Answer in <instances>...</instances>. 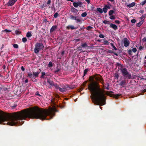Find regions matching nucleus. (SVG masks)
Listing matches in <instances>:
<instances>
[{
    "label": "nucleus",
    "instance_id": "obj_39",
    "mask_svg": "<svg viewBox=\"0 0 146 146\" xmlns=\"http://www.w3.org/2000/svg\"><path fill=\"white\" fill-rule=\"evenodd\" d=\"M110 16V18L111 19H115V17L114 16L112 15Z\"/></svg>",
    "mask_w": 146,
    "mask_h": 146
},
{
    "label": "nucleus",
    "instance_id": "obj_2",
    "mask_svg": "<svg viewBox=\"0 0 146 146\" xmlns=\"http://www.w3.org/2000/svg\"><path fill=\"white\" fill-rule=\"evenodd\" d=\"M94 75L90 76L89 80L91 83L88 85V89L93 94L91 96V98L94 100V103L96 105L103 106L105 104L106 97L104 91L99 86V83L94 80Z\"/></svg>",
    "mask_w": 146,
    "mask_h": 146
},
{
    "label": "nucleus",
    "instance_id": "obj_8",
    "mask_svg": "<svg viewBox=\"0 0 146 146\" xmlns=\"http://www.w3.org/2000/svg\"><path fill=\"white\" fill-rule=\"evenodd\" d=\"M108 95L111 97H113L116 99H117L121 95L120 94H118L116 95L113 94L114 92L111 91L108 92Z\"/></svg>",
    "mask_w": 146,
    "mask_h": 146
},
{
    "label": "nucleus",
    "instance_id": "obj_20",
    "mask_svg": "<svg viewBox=\"0 0 146 146\" xmlns=\"http://www.w3.org/2000/svg\"><path fill=\"white\" fill-rule=\"evenodd\" d=\"M116 65L117 66H119V67L118 68V69L120 70V69L121 68L123 67L124 66H123L122 64H121L119 63H117L116 64Z\"/></svg>",
    "mask_w": 146,
    "mask_h": 146
},
{
    "label": "nucleus",
    "instance_id": "obj_25",
    "mask_svg": "<svg viewBox=\"0 0 146 146\" xmlns=\"http://www.w3.org/2000/svg\"><path fill=\"white\" fill-rule=\"evenodd\" d=\"M89 70L88 69H86L84 71V75L83 77L87 73Z\"/></svg>",
    "mask_w": 146,
    "mask_h": 146
},
{
    "label": "nucleus",
    "instance_id": "obj_62",
    "mask_svg": "<svg viewBox=\"0 0 146 146\" xmlns=\"http://www.w3.org/2000/svg\"><path fill=\"white\" fill-rule=\"evenodd\" d=\"M64 51H62L61 53V55H64Z\"/></svg>",
    "mask_w": 146,
    "mask_h": 146
},
{
    "label": "nucleus",
    "instance_id": "obj_48",
    "mask_svg": "<svg viewBox=\"0 0 146 146\" xmlns=\"http://www.w3.org/2000/svg\"><path fill=\"white\" fill-rule=\"evenodd\" d=\"M35 94L36 95L38 96H41V95H40V94H39V93L38 92V91H37L36 92Z\"/></svg>",
    "mask_w": 146,
    "mask_h": 146
},
{
    "label": "nucleus",
    "instance_id": "obj_55",
    "mask_svg": "<svg viewBox=\"0 0 146 146\" xmlns=\"http://www.w3.org/2000/svg\"><path fill=\"white\" fill-rule=\"evenodd\" d=\"M51 3V0H48L47 3V4L49 5Z\"/></svg>",
    "mask_w": 146,
    "mask_h": 146
},
{
    "label": "nucleus",
    "instance_id": "obj_44",
    "mask_svg": "<svg viewBox=\"0 0 146 146\" xmlns=\"http://www.w3.org/2000/svg\"><path fill=\"white\" fill-rule=\"evenodd\" d=\"M131 22L132 23H135L136 22V20L135 19H133L131 20Z\"/></svg>",
    "mask_w": 146,
    "mask_h": 146
},
{
    "label": "nucleus",
    "instance_id": "obj_35",
    "mask_svg": "<svg viewBox=\"0 0 146 146\" xmlns=\"http://www.w3.org/2000/svg\"><path fill=\"white\" fill-rule=\"evenodd\" d=\"M103 23L105 24H110L109 22L106 20L103 21Z\"/></svg>",
    "mask_w": 146,
    "mask_h": 146
},
{
    "label": "nucleus",
    "instance_id": "obj_19",
    "mask_svg": "<svg viewBox=\"0 0 146 146\" xmlns=\"http://www.w3.org/2000/svg\"><path fill=\"white\" fill-rule=\"evenodd\" d=\"M47 82L51 86H53L54 85V82L50 80H47Z\"/></svg>",
    "mask_w": 146,
    "mask_h": 146
},
{
    "label": "nucleus",
    "instance_id": "obj_23",
    "mask_svg": "<svg viewBox=\"0 0 146 146\" xmlns=\"http://www.w3.org/2000/svg\"><path fill=\"white\" fill-rule=\"evenodd\" d=\"M28 76L30 78H34V76H33V75L31 73H28Z\"/></svg>",
    "mask_w": 146,
    "mask_h": 146
},
{
    "label": "nucleus",
    "instance_id": "obj_36",
    "mask_svg": "<svg viewBox=\"0 0 146 146\" xmlns=\"http://www.w3.org/2000/svg\"><path fill=\"white\" fill-rule=\"evenodd\" d=\"M27 41V38L26 37H24L22 38V41L24 43H25Z\"/></svg>",
    "mask_w": 146,
    "mask_h": 146
},
{
    "label": "nucleus",
    "instance_id": "obj_21",
    "mask_svg": "<svg viewBox=\"0 0 146 146\" xmlns=\"http://www.w3.org/2000/svg\"><path fill=\"white\" fill-rule=\"evenodd\" d=\"M39 74V73L38 72H33V76H34V78L38 77Z\"/></svg>",
    "mask_w": 146,
    "mask_h": 146
},
{
    "label": "nucleus",
    "instance_id": "obj_9",
    "mask_svg": "<svg viewBox=\"0 0 146 146\" xmlns=\"http://www.w3.org/2000/svg\"><path fill=\"white\" fill-rule=\"evenodd\" d=\"M73 4L74 7L77 8L78 6H79L80 7H81L82 4V3L81 1H78L77 2H74Z\"/></svg>",
    "mask_w": 146,
    "mask_h": 146
},
{
    "label": "nucleus",
    "instance_id": "obj_28",
    "mask_svg": "<svg viewBox=\"0 0 146 146\" xmlns=\"http://www.w3.org/2000/svg\"><path fill=\"white\" fill-rule=\"evenodd\" d=\"M110 44L115 50H117V49L114 46L113 43H111Z\"/></svg>",
    "mask_w": 146,
    "mask_h": 146
},
{
    "label": "nucleus",
    "instance_id": "obj_16",
    "mask_svg": "<svg viewBox=\"0 0 146 146\" xmlns=\"http://www.w3.org/2000/svg\"><path fill=\"white\" fill-rule=\"evenodd\" d=\"M119 85L121 86H123L126 85V82L125 80H123L121 81L119 83Z\"/></svg>",
    "mask_w": 146,
    "mask_h": 146
},
{
    "label": "nucleus",
    "instance_id": "obj_54",
    "mask_svg": "<svg viewBox=\"0 0 146 146\" xmlns=\"http://www.w3.org/2000/svg\"><path fill=\"white\" fill-rule=\"evenodd\" d=\"M141 24H140V23H139V22L138 23H137L136 24V26L138 27H139L141 25Z\"/></svg>",
    "mask_w": 146,
    "mask_h": 146
},
{
    "label": "nucleus",
    "instance_id": "obj_56",
    "mask_svg": "<svg viewBox=\"0 0 146 146\" xmlns=\"http://www.w3.org/2000/svg\"><path fill=\"white\" fill-rule=\"evenodd\" d=\"M146 92V88L141 91V93H143Z\"/></svg>",
    "mask_w": 146,
    "mask_h": 146
},
{
    "label": "nucleus",
    "instance_id": "obj_6",
    "mask_svg": "<svg viewBox=\"0 0 146 146\" xmlns=\"http://www.w3.org/2000/svg\"><path fill=\"white\" fill-rule=\"evenodd\" d=\"M73 87H70L68 85L64 86L62 88L60 87L59 90L61 92L63 93L66 92L67 90H69V89H73Z\"/></svg>",
    "mask_w": 146,
    "mask_h": 146
},
{
    "label": "nucleus",
    "instance_id": "obj_43",
    "mask_svg": "<svg viewBox=\"0 0 146 146\" xmlns=\"http://www.w3.org/2000/svg\"><path fill=\"white\" fill-rule=\"evenodd\" d=\"M132 51L134 52H136L137 51V50L136 48H133L132 49Z\"/></svg>",
    "mask_w": 146,
    "mask_h": 146
},
{
    "label": "nucleus",
    "instance_id": "obj_30",
    "mask_svg": "<svg viewBox=\"0 0 146 146\" xmlns=\"http://www.w3.org/2000/svg\"><path fill=\"white\" fill-rule=\"evenodd\" d=\"M53 86L55 87L56 89L59 90V88H60V87L57 84H54Z\"/></svg>",
    "mask_w": 146,
    "mask_h": 146
},
{
    "label": "nucleus",
    "instance_id": "obj_51",
    "mask_svg": "<svg viewBox=\"0 0 146 146\" xmlns=\"http://www.w3.org/2000/svg\"><path fill=\"white\" fill-rule=\"evenodd\" d=\"M92 28H93V27L90 26H88L87 28V29L88 30H90V29H92Z\"/></svg>",
    "mask_w": 146,
    "mask_h": 146
},
{
    "label": "nucleus",
    "instance_id": "obj_27",
    "mask_svg": "<svg viewBox=\"0 0 146 146\" xmlns=\"http://www.w3.org/2000/svg\"><path fill=\"white\" fill-rule=\"evenodd\" d=\"M96 10L100 13H103L102 9L100 8H97Z\"/></svg>",
    "mask_w": 146,
    "mask_h": 146
},
{
    "label": "nucleus",
    "instance_id": "obj_4",
    "mask_svg": "<svg viewBox=\"0 0 146 146\" xmlns=\"http://www.w3.org/2000/svg\"><path fill=\"white\" fill-rule=\"evenodd\" d=\"M44 48V46L42 43L38 42L36 43L34 49L35 53L36 54L38 53L40 50L43 49Z\"/></svg>",
    "mask_w": 146,
    "mask_h": 146
},
{
    "label": "nucleus",
    "instance_id": "obj_50",
    "mask_svg": "<svg viewBox=\"0 0 146 146\" xmlns=\"http://www.w3.org/2000/svg\"><path fill=\"white\" fill-rule=\"evenodd\" d=\"M114 77H115L117 78H118L119 77V75L117 73L115 74V75H114Z\"/></svg>",
    "mask_w": 146,
    "mask_h": 146
},
{
    "label": "nucleus",
    "instance_id": "obj_58",
    "mask_svg": "<svg viewBox=\"0 0 146 146\" xmlns=\"http://www.w3.org/2000/svg\"><path fill=\"white\" fill-rule=\"evenodd\" d=\"M143 48V47L142 46H140L139 48V49L140 50H141Z\"/></svg>",
    "mask_w": 146,
    "mask_h": 146
},
{
    "label": "nucleus",
    "instance_id": "obj_26",
    "mask_svg": "<svg viewBox=\"0 0 146 146\" xmlns=\"http://www.w3.org/2000/svg\"><path fill=\"white\" fill-rule=\"evenodd\" d=\"M26 36L27 37H30L32 36V35L31 34V33L28 32Z\"/></svg>",
    "mask_w": 146,
    "mask_h": 146
},
{
    "label": "nucleus",
    "instance_id": "obj_47",
    "mask_svg": "<svg viewBox=\"0 0 146 146\" xmlns=\"http://www.w3.org/2000/svg\"><path fill=\"white\" fill-rule=\"evenodd\" d=\"M145 15H143L142 16H141L140 17V19H144L145 17Z\"/></svg>",
    "mask_w": 146,
    "mask_h": 146
},
{
    "label": "nucleus",
    "instance_id": "obj_13",
    "mask_svg": "<svg viewBox=\"0 0 146 146\" xmlns=\"http://www.w3.org/2000/svg\"><path fill=\"white\" fill-rule=\"evenodd\" d=\"M88 46L87 43L86 42H85L84 43L82 44L81 43L80 46L78 47V49H79L81 48H86Z\"/></svg>",
    "mask_w": 146,
    "mask_h": 146
},
{
    "label": "nucleus",
    "instance_id": "obj_7",
    "mask_svg": "<svg viewBox=\"0 0 146 146\" xmlns=\"http://www.w3.org/2000/svg\"><path fill=\"white\" fill-rule=\"evenodd\" d=\"M70 19L72 20H74L77 23H79L81 24L82 23L81 20L78 18V17L76 15L74 16L72 15H70Z\"/></svg>",
    "mask_w": 146,
    "mask_h": 146
},
{
    "label": "nucleus",
    "instance_id": "obj_61",
    "mask_svg": "<svg viewBox=\"0 0 146 146\" xmlns=\"http://www.w3.org/2000/svg\"><path fill=\"white\" fill-rule=\"evenodd\" d=\"M80 38H78V39H76L75 40L76 42H78V41H79L80 40Z\"/></svg>",
    "mask_w": 146,
    "mask_h": 146
},
{
    "label": "nucleus",
    "instance_id": "obj_11",
    "mask_svg": "<svg viewBox=\"0 0 146 146\" xmlns=\"http://www.w3.org/2000/svg\"><path fill=\"white\" fill-rule=\"evenodd\" d=\"M17 1V0H9L8 3V6L13 5Z\"/></svg>",
    "mask_w": 146,
    "mask_h": 146
},
{
    "label": "nucleus",
    "instance_id": "obj_60",
    "mask_svg": "<svg viewBox=\"0 0 146 146\" xmlns=\"http://www.w3.org/2000/svg\"><path fill=\"white\" fill-rule=\"evenodd\" d=\"M91 9H92V10H93L94 9V6L93 5H92L91 6Z\"/></svg>",
    "mask_w": 146,
    "mask_h": 146
},
{
    "label": "nucleus",
    "instance_id": "obj_59",
    "mask_svg": "<svg viewBox=\"0 0 146 146\" xmlns=\"http://www.w3.org/2000/svg\"><path fill=\"white\" fill-rule=\"evenodd\" d=\"M139 12L142 14L144 12V11L143 10H141L139 11Z\"/></svg>",
    "mask_w": 146,
    "mask_h": 146
},
{
    "label": "nucleus",
    "instance_id": "obj_57",
    "mask_svg": "<svg viewBox=\"0 0 146 146\" xmlns=\"http://www.w3.org/2000/svg\"><path fill=\"white\" fill-rule=\"evenodd\" d=\"M21 69L23 71H24L25 70V69L23 66H21Z\"/></svg>",
    "mask_w": 146,
    "mask_h": 146
},
{
    "label": "nucleus",
    "instance_id": "obj_14",
    "mask_svg": "<svg viewBox=\"0 0 146 146\" xmlns=\"http://www.w3.org/2000/svg\"><path fill=\"white\" fill-rule=\"evenodd\" d=\"M110 27L114 30H116L118 29L117 27V25L112 23L110 24Z\"/></svg>",
    "mask_w": 146,
    "mask_h": 146
},
{
    "label": "nucleus",
    "instance_id": "obj_49",
    "mask_svg": "<svg viewBox=\"0 0 146 146\" xmlns=\"http://www.w3.org/2000/svg\"><path fill=\"white\" fill-rule=\"evenodd\" d=\"M142 41L143 42H146V37H144L143 38Z\"/></svg>",
    "mask_w": 146,
    "mask_h": 146
},
{
    "label": "nucleus",
    "instance_id": "obj_34",
    "mask_svg": "<svg viewBox=\"0 0 146 146\" xmlns=\"http://www.w3.org/2000/svg\"><path fill=\"white\" fill-rule=\"evenodd\" d=\"M146 3V0H145L144 1L140 3V5H144Z\"/></svg>",
    "mask_w": 146,
    "mask_h": 146
},
{
    "label": "nucleus",
    "instance_id": "obj_33",
    "mask_svg": "<svg viewBox=\"0 0 146 146\" xmlns=\"http://www.w3.org/2000/svg\"><path fill=\"white\" fill-rule=\"evenodd\" d=\"M48 65L49 67L50 68V67H52L53 66L52 62L51 61H50L49 62V64H48Z\"/></svg>",
    "mask_w": 146,
    "mask_h": 146
},
{
    "label": "nucleus",
    "instance_id": "obj_29",
    "mask_svg": "<svg viewBox=\"0 0 146 146\" xmlns=\"http://www.w3.org/2000/svg\"><path fill=\"white\" fill-rule=\"evenodd\" d=\"M60 70V69L58 68H56V69H55L54 71V73L55 74H57L58 72Z\"/></svg>",
    "mask_w": 146,
    "mask_h": 146
},
{
    "label": "nucleus",
    "instance_id": "obj_10",
    "mask_svg": "<svg viewBox=\"0 0 146 146\" xmlns=\"http://www.w3.org/2000/svg\"><path fill=\"white\" fill-rule=\"evenodd\" d=\"M123 43L124 46L125 47H127L130 44V42L126 38H124Z\"/></svg>",
    "mask_w": 146,
    "mask_h": 146
},
{
    "label": "nucleus",
    "instance_id": "obj_31",
    "mask_svg": "<svg viewBox=\"0 0 146 146\" xmlns=\"http://www.w3.org/2000/svg\"><path fill=\"white\" fill-rule=\"evenodd\" d=\"M87 15V13L86 12H84L83 13L81 14V16L82 17H85Z\"/></svg>",
    "mask_w": 146,
    "mask_h": 146
},
{
    "label": "nucleus",
    "instance_id": "obj_17",
    "mask_svg": "<svg viewBox=\"0 0 146 146\" xmlns=\"http://www.w3.org/2000/svg\"><path fill=\"white\" fill-rule=\"evenodd\" d=\"M66 28L68 30H69L70 29L72 30H73L75 29V28L73 25H68L66 27Z\"/></svg>",
    "mask_w": 146,
    "mask_h": 146
},
{
    "label": "nucleus",
    "instance_id": "obj_15",
    "mask_svg": "<svg viewBox=\"0 0 146 146\" xmlns=\"http://www.w3.org/2000/svg\"><path fill=\"white\" fill-rule=\"evenodd\" d=\"M71 11L72 12L75 14H77L78 11V9L74 7H72L71 8Z\"/></svg>",
    "mask_w": 146,
    "mask_h": 146
},
{
    "label": "nucleus",
    "instance_id": "obj_53",
    "mask_svg": "<svg viewBox=\"0 0 146 146\" xmlns=\"http://www.w3.org/2000/svg\"><path fill=\"white\" fill-rule=\"evenodd\" d=\"M107 87L105 88L108 90H109V84L108 83H107Z\"/></svg>",
    "mask_w": 146,
    "mask_h": 146
},
{
    "label": "nucleus",
    "instance_id": "obj_40",
    "mask_svg": "<svg viewBox=\"0 0 146 146\" xmlns=\"http://www.w3.org/2000/svg\"><path fill=\"white\" fill-rule=\"evenodd\" d=\"M42 75L40 76L41 78H44V76L45 74V73L44 72H42Z\"/></svg>",
    "mask_w": 146,
    "mask_h": 146
},
{
    "label": "nucleus",
    "instance_id": "obj_5",
    "mask_svg": "<svg viewBox=\"0 0 146 146\" xmlns=\"http://www.w3.org/2000/svg\"><path fill=\"white\" fill-rule=\"evenodd\" d=\"M94 78L97 81H100L101 83L103 84H104V80L102 78V76L99 74H96L94 75Z\"/></svg>",
    "mask_w": 146,
    "mask_h": 146
},
{
    "label": "nucleus",
    "instance_id": "obj_52",
    "mask_svg": "<svg viewBox=\"0 0 146 146\" xmlns=\"http://www.w3.org/2000/svg\"><path fill=\"white\" fill-rule=\"evenodd\" d=\"M115 23L117 24H119L120 23V21L119 20H115Z\"/></svg>",
    "mask_w": 146,
    "mask_h": 146
},
{
    "label": "nucleus",
    "instance_id": "obj_42",
    "mask_svg": "<svg viewBox=\"0 0 146 146\" xmlns=\"http://www.w3.org/2000/svg\"><path fill=\"white\" fill-rule=\"evenodd\" d=\"M15 33L16 34L19 35L20 33V32L19 31L16 30L15 31Z\"/></svg>",
    "mask_w": 146,
    "mask_h": 146
},
{
    "label": "nucleus",
    "instance_id": "obj_63",
    "mask_svg": "<svg viewBox=\"0 0 146 146\" xmlns=\"http://www.w3.org/2000/svg\"><path fill=\"white\" fill-rule=\"evenodd\" d=\"M86 1L87 3L88 4H89L90 3V0H85Z\"/></svg>",
    "mask_w": 146,
    "mask_h": 146
},
{
    "label": "nucleus",
    "instance_id": "obj_45",
    "mask_svg": "<svg viewBox=\"0 0 146 146\" xmlns=\"http://www.w3.org/2000/svg\"><path fill=\"white\" fill-rule=\"evenodd\" d=\"M132 52V51L131 50L129 49L128 50V52L129 55L131 54Z\"/></svg>",
    "mask_w": 146,
    "mask_h": 146
},
{
    "label": "nucleus",
    "instance_id": "obj_18",
    "mask_svg": "<svg viewBox=\"0 0 146 146\" xmlns=\"http://www.w3.org/2000/svg\"><path fill=\"white\" fill-rule=\"evenodd\" d=\"M135 4V2H133L127 5V7L129 8H131L134 6Z\"/></svg>",
    "mask_w": 146,
    "mask_h": 146
},
{
    "label": "nucleus",
    "instance_id": "obj_24",
    "mask_svg": "<svg viewBox=\"0 0 146 146\" xmlns=\"http://www.w3.org/2000/svg\"><path fill=\"white\" fill-rule=\"evenodd\" d=\"M114 13V11L113 10H110L109 13V15L111 16L112 15V14Z\"/></svg>",
    "mask_w": 146,
    "mask_h": 146
},
{
    "label": "nucleus",
    "instance_id": "obj_32",
    "mask_svg": "<svg viewBox=\"0 0 146 146\" xmlns=\"http://www.w3.org/2000/svg\"><path fill=\"white\" fill-rule=\"evenodd\" d=\"M2 32H6V33H9L11 32V31L9 30H7L5 29L4 30H3Z\"/></svg>",
    "mask_w": 146,
    "mask_h": 146
},
{
    "label": "nucleus",
    "instance_id": "obj_64",
    "mask_svg": "<svg viewBox=\"0 0 146 146\" xmlns=\"http://www.w3.org/2000/svg\"><path fill=\"white\" fill-rule=\"evenodd\" d=\"M28 82V80L27 79H26L25 81V83H27Z\"/></svg>",
    "mask_w": 146,
    "mask_h": 146
},
{
    "label": "nucleus",
    "instance_id": "obj_41",
    "mask_svg": "<svg viewBox=\"0 0 146 146\" xmlns=\"http://www.w3.org/2000/svg\"><path fill=\"white\" fill-rule=\"evenodd\" d=\"M13 46L15 48H18V45L17 44H13Z\"/></svg>",
    "mask_w": 146,
    "mask_h": 146
},
{
    "label": "nucleus",
    "instance_id": "obj_22",
    "mask_svg": "<svg viewBox=\"0 0 146 146\" xmlns=\"http://www.w3.org/2000/svg\"><path fill=\"white\" fill-rule=\"evenodd\" d=\"M106 7L107 5H106L103 9L104 12L105 13H106L108 11L107 7Z\"/></svg>",
    "mask_w": 146,
    "mask_h": 146
},
{
    "label": "nucleus",
    "instance_id": "obj_1",
    "mask_svg": "<svg viewBox=\"0 0 146 146\" xmlns=\"http://www.w3.org/2000/svg\"><path fill=\"white\" fill-rule=\"evenodd\" d=\"M51 111L47 109L40 108L37 106L22 110L12 114L0 115V124L13 126L16 124L21 125L23 120L26 118L39 119L42 120L46 119V117L52 115Z\"/></svg>",
    "mask_w": 146,
    "mask_h": 146
},
{
    "label": "nucleus",
    "instance_id": "obj_38",
    "mask_svg": "<svg viewBox=\"0 0 146 146\" xmlns=\"http://www.w3.org/2000/svg\"><path fill=\"white\" fill-rule=\"evenodd\" d=\"M109 42L107 40H105L104 41V43L105 44H108Z\"/></svg>",
    "mask_w": 146,
    "mask_h": 146
},
{
    "label": "nucleus",
    "instance_id": "obj_37",
    "mask_svg": "<svg viewBox=\"0 0 146 146\" xmlns=\"http://www.w3.org/2000/svg\"><path fill=\"white\" fill-rule=\"evenodd\" d=\"M58 15V13L56 12V13H55L54 15V18H57Z\"/></svg>",
    "mask_w": 146,
    "mask_h": 146
},
{
    "label": "nucleus",
    "instance_id": "obj_46",
    "mask_svg": "<svg viewBox=\"0 0 146 146\" xmlns=\"http://www.w3.org/2000/svg\"><path fill=\"white\" fill-rule=\"evenodd\" d=\"M99 37L101 38H104V36L102 34H100L99 35Z\"/></svg>",
    "mask_w": 146,
    "mask_h": 146
},
{
    "label": "nucleus",
    "instance_id": "obj_12",
    "mask_svg": "<svg viewBox=\"0 0 146 146\" xmlns=\"http://www.w3.org/2000/svg\"><path fill=\"white\" fill-rule=\"evenodd\" d=\"M57 27L56 25H54L52 27L50 30V32L51 33L57 29Z\"/></svg>",
    "mask_w": 146,
    "mask_h": 146
},
{
    "label": "nucleus",
    "instance_id": "obj_3",
    "mask_svg": "<svg viewBox=\"0 0 146 146\" xmlns=\"http://www.w3.org/2000/svg\"><path fill=\"white\" fill-rule=\"evenodd\" d=\"M122 75L124 77L128 79H132L131 74L128 71V70L124 66L120 69Z\"/></svg>",
    "mask_w": 146,
    "mask_h": 146
}]
</instances>
